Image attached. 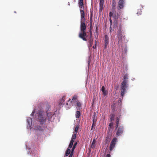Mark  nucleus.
Masks as SVG:
<instances>
[{"mask_svg": "<svg viewBox=\"0 0 157 157\" xmlns=\"http://www.w3.org/2000/svg\"><path fill=\"white\" fill-rule=\"evenodd\" d=\"M38 119L40 124H43L48 121V118L45 116L44 112L39 111L38 113Z\"/></svg>", "mask_w": 157, "mask_h": 157, "instance_id": "obj_1", "label": "nucleus"}, {"mask_svg": "<svg viewBox=\"0 0 157 157\" xmlns=\"http://www.w3.org/2000/svg\"><path fill=\"white\" fill-rule=\"evenodd\" d=\"M78 97L77 95H74L72 98V101L71 100V99L70 98L69 99L68 101V102L66 103L67 109H69L71 107L72 102L75 103L78 101Z\"/></svg>", "mask_w": 157, "mask_h": 157, "instance_id": "obj_2", "label": "nucleus"}, {"mask_svg": "<svg viewBox=\"0 0 157 157\" xmlns=\"http://www.w3.org/2000/svg\"><path fill=\"white\" fill-rule=\"evenodd\" d=\"M125 4V0H119L118 1L117 6V9L118 10H120L123 9Z\"/></svg>", "mask_w": 157, "mask_h": 157, "instance_id": "obj_3", "label": "nucleus"}, {"mask_svg": "<svg viewBox=\"0 0 157 157\" xmlns=\"http://www.w3.org/2000/svg\"><path fill=\"white\" fill-rule=\"evenodd\" d=\"M87 34L86 31H81L80 32L78 36L79 38L82 39L83 40L87 41V40L86 39Z\"/></svg>", "mask_w": 157, "mask_h": 157, "instance_id": "obj_4", "label": "nucleus"}, {"mask_svg": "<svg viewBox=\"0 0 157 157\" xmlns=\"http://www.w3.org/2000/svg\"><path fill=\"white\" fill-rule=\"evenodd\" d=\"M117 140L116 138H114L112 140L109 146V150L111 151L114 147Z\"/></svg>", "mask_w": 157, "mask_h": 157, "instance_id": "obj_5", "label": "nucleus"}, {"mask_svg": "<svg viewBox=\"0 0 157 157\" xmlns=\"http://www.w3.org/2000/svg\"><path fill=\"white\" fill-rule=\"evenodd\" d=\"M124 127L123 126H121L118 128L117 132L116 135L117 136H121L123 132Z\"/></svg>", "mask_w": 157, "mask_h": 157, "instance_id": "obj_6", "label": "nucleus"}, {"mask_svg": "<svg viewBox=\"0 0 157 157\" xmlns=\"http://www.w3.org/2000/svg\"><path fill=\"white\" fill-rule=\"evenodd\" d=\"M85 20H81L80 30L81 31H86V25L85 23Z\"/></svg>", "mask_w": 157, "mask_h": 157, "instance_id": "obj_7", "label": "nucleus"}, {"mask_svg": "<svg viewBox=\"0 0 157 157\" xmlns=\"http://www.w3.org/2000/svg\"><path fill=\"white\" fill-rule=\"evenodd\" d=\"M90 37L88 39V42L89 44L88 45V47L89 49L92 47L93 44V38L92 37V32L91 31H90Z\"/></svg>", "mask_w": 157, "mask_h": 157, "instance_id": "obj_8", "label": "nucleus"}, {"mask_svg": "<svg viewBox=\"0 0 157 157\" xmlns=\"http://www.w3.org/2000/svg\"><path fill=\"white\" fill-rule=\"evenodd\" d=\"M46 113L47 114L48 121H51V119H52V116L54 115V113L53 112H47Z\"/></svg>", "mask_w": 157, "mask_h": 157, "instance_id": "obj_9", "label": "nucleus"}, {"mask_svg": "<svg viewBox=\"0 0 157 157\" xmlns=\"http://www.w3.org/2000/svg\"><path fill=\"white\" fill-rule=\"evenodd\" d=\"M66 96H63L61 99H60L59 105L60 106H63L64 104V101L66 99Z\"/></svg>", "mask_w": 157, "mask_h": 157, "instance_id": "obj_10", "label": "nucleus"}, {"mask_svg": "<svg viewBox=\"0 0 157 157\" xmlns=\"http://www.w3.org/2000/svg\"><path fill=\"white\" fill-rule=\"evenodd\" d=\"M83 10L82 9H80V11L81 14V20H85V13L84 12V9L83 8Z\"/></svg>", "mask_w": 157, "mask_h": 157, "instance_id": "obj_11", "label": "nucleus"}, {"mask_svg": "<svg viewBox=\"0 0 157 157\" xmlns=\"http://www.w3.org/2000/svg\"><path fill=\"white\" fill-rule=\"evenodd\" d=\"M105 48H106L107 45L109 44V38L107 35H105Z\"/></svg>", "mask_w": 157, "mask_h": 157, "instance_id": "obj_12", "label": "nucleus"}, {"mask_svg": "<svg viewBox=\"0 0 157 157\" xmlns=\"http://www.w3.org/2000/svg\"><path fill=\"white\" fill-rule=\"evenodd\" d=\"M127 83V81L126 80H124L121 83V88H125Z\"/></svg>", "mask_w": 157, "mask_h": 157, "instance_id": "obj_13", "label": "nucleus"}, {"mask_svg": "<svg viewBox=\"0 0 157 157\" xmlns=\"http://www.w3.org/2000/svg\"><path fill=\"white\" fill-rule=\"evenodd\" d=\"M83 0H79L78 5L80 8H83L84 4L83 2Z\"/></svg>", "mask_w": 157, "mask_h": 157, "instance_id": "obj_14", "label": "nucleus"}, {"mask_svg": "<svg viewBox=\"0 0 157 157\" xmlns=\"http://www.w3.org/2000/svg\"><path fill=\"white\" fill-rule=\"evenodd\" d=\"M104 0H100V7L101 10L104 7Z\"/></svg>", "mask_w": 157, "mask_h": 157, "instance_id": "obj_15", "label": "nucleus"}, {"mask_svg": "<svg viewBox=\"0 0 157 157\" xmlns=\"http://www.w3.org/2000/svg\"><path fill=\"white\" fill-rule=\"evenodd\" d=\"M96 141L95 140V139L94 138L92 142L91 145V147H92V148H94L95 147V146H96Z\"/></svg>", "mask_w": 157, "mask_h": 157, "instance_id": "obj_16", "label": "nucleus"}, {"mask_svg": "<svg viewBox=\"0 0 157 157\" xmlns=\"http://www.w3.org/2000/svg\"><path fill=\"white\" fill-rule=\"evenodd\" d=\"M97 116L95 113L94 112L92 116L93 122L96 123L97 121Z\"/></svg>", "mask_w": 157, "mask_h": 157, "instance_id": "obj_17", "label": "nucleus"}, {"mask_svg": "<svg viewBox=\"0 0 157 157\" xmlns=\"http://www.w3.org/2000/svg\"><path fill=\"white\" fill-rule=\"evenodd\" d=\"M101 91L103 93V94L104 95V96H105L106 95L108 94V90L106 89H101Z\"/></svg>", "mask_w": 157, "mask_h": 157, "instance_id": "obj_18", "label": "nucleus"}, {"mask_svg": "<svg viewBox=\"0 0 157 157\" xmlns=\"http://www.w3.org/2000/svg\"><path fill=\"white\" fill-rule=\"evenodd\" d=\"M116 2H115V0H112V11L114 10L115 7L116 6Z\"/></svg>", "mask_w": 157, "mask_h": 157, "instance_id": "obj_19", "label": "nucleus"}, {"mask_svg": "<svg viewBox=\"0 0 157 157\" xmlns=\"http://www.w3.org/2000/svg\"><path fill=\"white\" fill-rule=\"evenodd\" d=\"M115 117L114 114H111L110 116L109 120L110 122H112L114 120Z\"/></svg>", "mask_w": 157, "mask_h": 157, "instance_id": "obj_20", "label": "nucleus"}, {"mask_svg": "<svg viewBox=\"0 0 157 157\" xmlns=\"http://www.w3.org/2000/svg\"><path fill=\"white\" fill-rule=\"evenodd\" d=\"M121 92V95L122 96V99L123 98V96L124 94L126 93V89H122Z\"/></svg>", "mask_w": 157, "mask_h": 157, "instance_id": "obj_21", "label": "nucleus"}, {"mask_svg": "<svg viewBox=\"0 0 157 157\" xmlns=\"http://www.w3.org/2000/svg\"><path fill=\"white\" fill-rule=\"evenodd\" d=\"M113 15V14L111 12H110L109 13V16L110 17V19H109V21H110V25H112V20L111 18V17Z\"/></svg>", "mask_w": 157, "mask_h": 157, "instance_id": "obj_22", "label": "nucleus"}, {"mask_svg": "<svg viewBox=\"0 0 157 157\" xmlns=\"http://www.w3.org/2000/svg\"><path fill=\"white\" fill-rule=\"evenodd\" d=\"M93 12L90 11V24H92L93 22Z\"/></svg>", "mask_w": 157, "mask_h": 157, "instance_id": "obj_23", "label": "nucleus"}, {"mask_svg": "<svg viewBox=\"0 0 157 157\" xmlns=\"http://www.w3.org/2000/svg\"><path fill=\"white\" fill-rule=\"evenodd\" d=\"M96 123L93 122V124L91 129V131H93L95 130V127L96 126Z\"/></svg>", "mask_w": 157, "mask_h": 157, "instance_id": "obj_24", "label": "nucleus"}, {"mask_svg": "<svg viewBox=\"0 0 157 157\" xmlns=\"http://www.w3.org/2000/svg\"><path fill=\"white\" fill-rule=\"evenodd\" d=\"M81 115V113L80 111H77L76 112L75 114V116L76 118H78L80 117Z\"/></svg>", "mask_w": 157, "mask_h": 157, "instance_id": "obj_25", "label": "nucleus"}, {"mask_svg": "<svg viewBox=\"0 0 157 157\" xmlns=\"http://www.w3.org/2000/svg\"><path fill=\"white\" fill-rule=\"evenodd\" d=\"M110 138H109V137H107L105 139L106 144H107L108 145L110 141Z\"/></svg>", "mask_w": 157, "mask_h": 157, "instance_id": "obj_26", "label": "nucleus"}, {"mask_svg": "<svg viewBox=\"0 0 157 157\" xmlns=\"http://www.w3.org/2000/svg\"><path fill=\"white\" fill-rule=\"evenodd\" d=\"M119 122V119L118 117H117L116 122V128H117Z\"/></svg>", "mask_w": 157, "mask_h": 157, "instance_id": "obj_27", "label": "nucleus"}, {"mask_svg": "<svg viewBox=\"0 0 157 157\" xmlns=\"http://www.w3.org/2000/svg\"><path fill=\"white\" fill-rule=\"evenodd\" d=\"M27 121L29 124L30 125L32 124V121L31 118L30 117L28 118Z\"/></svg>", "mask_w": 157, "mask_h": 157, "instance_id": "obj_28", "label": "nucleus"}, {"mask_svg": "<svg viewBox=\"0 0 157 157\" xmlns=\"http://www.w3.org/2000/svg\"><path fill=\"white\" fill-rule=\"evenodd\" d=\"M71 151V150L68 148L66 151L65 155L67 156L70 153Z\"/></svg>", "mask_w": 157, "mask_h": 157, "instance_id": "obj_29", "label": "nucleus"}, {"mask_svg": "<svg viewBox=\"0 0 157 157\" xmlns=\"http://www.w3.org/2000/svg\"><path fill=\"white\" fill-rule=\"evenodd\" d=\"M75 103H76L77 104V106H78V107L80 108L81 106V104L80 103V102H79L78 101L76 102Z\"/></svg>", "mask_w": 157, "mask_h": 157, "instance_id": "obj_30", "label": "nucleus"}, {"mask_svg": "<svg viewBox=\"0 0 157 157\" xmlns=\"http://www.w3.org/2000/svg\"><path fill=\"white\" fill-rule=\"evenodd\" d=\"M78 128H79V127L77 125L76 126V127H75V128L74 133H77L78 132Z\"/></svg>", "mask_w": 157, "mask_h": 157, "instance_id": "obj_31", "label": "nucleus"}, {"mask_svg": "<svg viewBox=\"0 0 157 157\" xmlns=\"http://www.w3.org/2000/svg\"><path fill=\"white\" fill-rule=\"evenodd\" d=\"M76 134L77 133H74L72 135V139L75 140L76 139Z\"/></svg>", "mask_w": 157, "mask_h": 157, "instance_id": "obj_32", "label": "nucleus"}, {"mask_svg": "<svg viewBox=\"0 0 157 157\" xmlns=\"http://www.w3.org/2000/svg\"><path fill=\"white\" fill-rule=\"evenodd\" d=\"M128 78V75L127 74H125L124 76V80H126V79Z\"/></svg>", "mask_w": 157, "mask_h": 157, "instance_id": "obj_33", "label": "nucleus"}, {"mask_svg": "<svg viewBox=\"0 0 157 157\" xmlns=\"http://www.w3.org/2000/svg\"><path fill=\"white\" fill-rule=\"evenodd\" d=\"M113 122L110 123L109 125V127L110 128H113Z\"/></svg>", "mask_w": 157, "mask_h": 157, "instance_id": "obj_34", "label": "nucleus"}, {"mask_svg": "<svg viewBox=\"0 0 157 157\" xmlns=\"http://www.w3.org/2000/svg\"><path fill=\"white\" fill-rule=\"evenodd\" d=\"M115 17L116 18H118L120 15L118 14V13H115Z\"/></svg>", "mask_w": 157, "mask_h": 157, "instance_id": "obj_35", "label": "nucleus"}, {"mask_svg": "<svg viewBox=\"0 0 157 157\" xmlns=\"http://www.w3.org/2000/svg\"><path fill=\"white\" fill-rule=\"evenodd\" d=\"M118 35H119V34H120V33L121 34V35H119V36H118V39H119V41H120V40L121 39V37H122V36H121V33H118Z\"/></svg>", "mask_w": 157, "mask_h": 157, "instance_id": "obj_36", "label": "nucleus"}, {"mask_svg": "<svg viewBox=\"0 0 157 157\" xmlns=\"http://www.w3.org/2000/svg\"><path fill=\"white\" fill-rule=\"evenodd\" d=\"M73 145V144L70 143L69 147H68V148H71L72 147Z\"/></svg>", "mask_w": 157, "mask_h": 157, "instance_id": "obj_37", "label": "nucleus"}, {"mask_svg": "<svg viewBox=\"0 0 157 157\" xmlns=\"http://www.w3.org/2000/svg\"><path fill=\"white\" fill-rule=\"evenodd\" d=\"M77 144V142L75 143L74 144L73 147V149H75V148L76 146V145Z\"/></svg>", "mask_w": 157, "mask_h": 157, "instance_id": "obj_38", "label": "nucleus"}, {"mask_svg": "<svg viewBox=\"0 0 157 157\" xmlns=\"http://www.w3.org/2000/svg\"><path fill=\"white\" fill-rule=\"evenodd\" d=\"M75 140V139H73L71 138V140L70 143L73 144V143H74V142Z\"/></svg>", "mask_w": 157, "mask_h": 157, "instance_id": "obj_39", "label": "nucleus"}, {"mask_svg": "<svg viewBox=\"0 0 157 157\" xmlns=\"http://www.w3.org/2000/svg\"><path fill=\"white\" fill-rule=\"evenodd\" d=\"M121 101H122V99H121L120 98H119V100H118V102L119 103L121 102Z\"/></svg>", "mask_w": 157, "mask_h": 157, "instance_id": "obj_40", "label": "nucleus"}, {"mask_svg": "<svg viewBox=\"0 0 157 157\" xmlns=\"http://www.w3.org/2000/svg\"><path fill=\"white\" fill-rule=\"evenodd\" d=\"M73 155V153H71L69 155V157H72Z\"/></svg>", "mask_w": 157, "mask_h": 157, "instance_id": "obj_41", "label": "nucleus"}, {"mask_svg": "<svg viewBox=\"0 0 157 157\" xmlns=\"http://www.w3.org/2000/svg\"><path fill=\"white\" fill-rule=\"evenodd\" d=\"M96 44L95 45H94L93 46V48H94V49H95L96 48Z\"/></svg>", "mask_w": 157, "mask_h": 157, "instance_id": "obj_42", "label": "nucleus"}, {"mask_svg": "<svg viewBox=\"0 0 157 157\" xmlns=\"http://www.w3.org/2000/svg\"><path fill=\"white\" fill-rule=\"evenodd\" d=\"M105 157H110V155L109 154H107Z\"/></svg>", "mask_w": 157, "mask_h": 157, "instance_id": "obj_43", "label": "nucleus"}, {"mask_svg": "<svg viewBox=\"0 0 157 157\" xmlns=\"http://www.w3.org/2000/svg\"><path fill=\"white\" fill-rule=\"evenodd\" d=\"M109 30H110V32L112 31V27H111V25H110V26L109 27Z\"/></svg>", "mask_w": 157, "mask_h": 157, "instance_id": "obj_44", "label": "nucleus"}, {"mask_svg": "<svg viewBox=\"0 0 157 157\" xmlns=\"http://www.w3.org/2000/svg\"><path fill=\"white\" fill-rule=\"evenodd\" d=\"M34 113H35V111H33L32 112L31 114V115L33 116Z\"/></svg>", "mask_w": 157, "mask_h": 157, "instance_id": "obj_45", "label": "nucleus"}, {"mask_svg": "<svg viewBox=\"0 0 157 157\" xmlns=\"http://www.w3.org/2000/svg\"><path fill=\"white\" fill-rule=\"evenodd\" d=\"M74 149H73V147H72V150H71V153H73V151H74Z\"/></svg>", "mask_w": 157, "mask_h": 157, "instance_id": "obj_46", "label": "nucleus"}, {"mask_svg": "<svg viewBox=\"0 0 157 157\" xmlns=\"http://www.w3.org/2000/svg\"><path fill=\"white\" fill-rule=\"evenodd\" d=\"M92 147H91V146H90V148H89V151H90L91 150V148Z\"/></svg>", "mask_w": 157, "mask_h": 157, "instance_id": "obj_47", "label": "nucleus"}, {"mask_svg": "<svg viewBox=\"0 0 157 157\" xmlns=\"http://www.w3.org/2000/svg\"><path fill=\"white\" fill-rule=\"evenodd\" d=\"M101 88H105L104 87V86H102Z\"/></svg>", "mask_w": 157, "mask_h": 157, "instance_id": "obj_48", "label": "nucleus"}, {"mask_svg": "<svg viewBox=\"0 0 157 157\" xmlns=\"http://www.w3.org/2000/svg\"><path fill=\"white\" fill-rule=\"evenodd\" d=\"M97 29H98V27H96V30H97Z\"/></svg>", "mask_w": 157, "mask_h": 157, "instance_id": "obj_49", "label": "nucleus"}, {"mask_svg": "<svg viewBox=\"0 0 157 157\" xmlns=\"http://www.w3.org/2000/svg\"><path fill=\"white\" fill-rule=\"evenodd\" d=\"M80 9H82V10H83V8H80Z\"/></svg>", "mask_w": 157, "mask_h": 157, "instance_id": "obj_50", "label": "nucleus"}, {"mask_svg": "<svg viewBox=\"0 0 157 157\" xmlns=\"http://www.w3.org/2000/svg\"><path fill=\"white\" fill-rule=\"evenodd\" d=\"M68 4H69V5H70L69 2H68Z\"/></svg>", "mask_w": 157, "mask_h": 157, "instance_id": "obj_51", "label": "nucleus"}, {"mask_svg": "<svg viewBox=\"0 0 157 157\" xmlns=\"http://www.w3.org/2000/svg\"><path fill=\"white\" fill-rule=\"evenodd\" d=\"M68 4H69V5H70L69 2H68Z\"/></svg>", "mask_w": 157, "mask_h": 157, "instance_id": "obj_52", "label": "nucleus"}, {"mask_svg": "<svg viewBox=\"0 0 157 157\" xmlns=\"http://www.w3.org/2000/svg\"><path fill=\"white\" fill-rule=\"evenodd\" d=\"M68 4H69V5H70L69 2H68Z\"/></svg>", "mask_w": 157, "mask_h": 157, "instance_id": "obj_53", "label": "nucleus"}]
</instances>
